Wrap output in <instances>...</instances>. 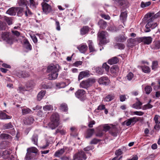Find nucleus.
Returning <instances> with one entry per match:
<instances>
[{
  "mask_svg": "<svg viewBox=\"0 0 160 160\" xmlns=\"http://www.w3.org/2000/svg\"><path fill=\"white\" fill-rule=\"evenodd\" d=\"M59 66L58 64L55 65H50L47 68V71L51 72V74L48 75V78L49 80H53L57 78L58 74Z\"/></svg>",
  "mask_w": 160,
  "mask_h": 160,
  "instance_id": "f257e3e1",
  "label": "nucleus"
},
{
  "mask_svg": "<svg viewBox=\"0 0 160 160\" xmlns=\"http://www.w3.org/2000/svg\"><path fill=\"white\" fill-rule=\"evenodd\" d=\"M51 122L49 124V126L52 129H54L59 124V116L58 113L53 114L51 117Z\"/></svg>",
  "mask_w": 160,
  "mask_h": 160,
  "instance_id": "f03ea898",
  "label": "nucleus"
},
{
  "mask_svg": "<svg viewBox=\"0 0 160 160\" xmlns=\"http://www.w3.org/2000/svg\"><path fill=\"white\" fill-rule=\"evenodd\" d=\"M96 82V80L93 78H89L87 80H83L80 84V88L88 89Z\"/></svg>",
  "mask_w": 160,
  "mask_h": 160,
  "instance_id": "7ed1b4c3",
  "label": "nucleus"
},
{
  "mask_svg": "<svg viewBox=\"0 0 160 160\" xmlns=\"http://www.w3.org/2000/svg\"><path fill=\"white\" fill-rule=\"evenodd\" d=\"M140 118L136 117L130 118L124 121L122 123V125H125L127 126H129L131 125H134L136 122L139 120Z\"/></svg>",
  "mask_w": 160,
  "mask_h": 160,
  "instance_id": "20e7f679",
  "label": "nucleus"
},
{
  "mask_svg": "<svg viewBox=\"0 0 160 160\" xmlns=\"http://www.w3.org/2000/svg\"><path fill=\"white\" fill-rule=\"evenodd\" d=\"M42 7L43 13L45 14H48L52 12V8L49 4H41Z\"/></svg>",
  "mask_w": 160,
  "mask_h": 160,
  "instance_id": "39448f33",
  "label": "nucleus"
},
{
  "mask_svg": "<svg viewBox=\"0 0 160 160\" xmlns=\"http://www.w3.org/2000/svg\"><path fill=\"white\" fill-rule=\"evenodd\" d=\"M2 38L5 40L8 43L10 44L12 43L13 40L9 36L8 32H2Z\"/></svg>",
  "mask_w": 160,
  "mask_h": 160,
  "instance_id": "423d86ee",
  "label": "nucleus"
},
{
  "mask_svg": "<svg viewBox=\"0 0 160 160\" xmlns=\"http://www.w3.org/2000/svg\"><path fill=\"white\" fill-rule=\"evenodd\" d=\"M143 37L142 38L130 39L128 42V45L130 46H134L137 43H139L141 42H143Z\"/></svg>",
  "mask_w": 160,
  "mask_h": 160,
  "instance_id": "0eeeda50",
  "label": "nucleus"
},
{
  "mask_svg": "<svg viewBox=\"0 0 160 160\" xmlns=\"http://www.w3.org/2000/svg\"><path fill=\"white\" fill-rule=\"evenodd\" d=\"M85 92L83 89H79L75 93L76 97L81 100H83L85 98Z\"/></svg>",
  "mask_w": 160,
  "mask_h": 160,
  "instance_id": "6e6552de",
  "label": "nucleus"
},
{
  "mask_svg": "<svg viewBox=\"0 0 160 160\" xmlns=\"http://www.w3.org/2000/svg\"><path fill=\"white\" fill-rule=\"evenodd\" d=\"M74 159L77 160H85L86 159V155L83 151H81L75 154L74 156Z\"/></svg>",
  "mask_w": 160,
  "mask_h": 160,
  "instance_id": "1a4fd4ad",
  "label": "nucleus"
},
{
  "mask_svg": "<svg viewBox=\"0 0 160 160\" xmlns=\"http://www.w3.org/2000/svg\"><path fill=\"white\" fill-rule=\"evenodd\" d=\"M156 125L154 127L155 129L159 130L160 129V116L158 115H155L154 118Z\"/></svg>",
  "mask_w": 160,
  "mask_h": 160,
  "instance_id": "9d476101",
  "label": "nucleus"
},
{
  "mask_svg": "<svg viewBox=\"0 0 160 160\" xmlns=\"http://www.w3.org/2000/svg\"><path fill=\"white\" fill-rule=\"evenodd\" d=\"M98 82L100 84L107 85L109 83L110 80L108 78L102 77L99 79Z\"/></svg>",
  "mask_w": 160,
  "mask_h": 160,
  "instance_id": "9b49d317",
  "label": "nucleus"
},
{
  "mask_svg": "<svg viewBox=\"0 0 160 160\" xmlns=\"http://www.w3.org/2000/svg\"><path fill=\"white\" fill-rule=\"evenodd\" d=\"M89 72L88 70L81 72H80L78 75V80L79 81L84 78L89 76Z\"/></svg>",
  "mask_w": 160,
  "mask_h": 160,
  "instance_id": "f8f14e48",
  "label": "nucleus"
},
{
  "mask_svg": "<svg viewBox=\"0 0 160 160\" xmlns=\"http://www.w3.org/2000/svg\"><path fill=\"white\" fill-rule=\"evenodd\" d=\"M115 2L118 3L123 7L127 8L128 7L129 5L128 2L125 0H112Z\"/></svg>",
  "mask_w": 160,
  "mask_h": 160,
  "instance_id": "ddd939ff",
  "label": "nucleus"
},
{
  "mask_svg": "<svg viewBox=\"0 0 160 160\" xmlns=\"http://www.w3.org/2000/svg\"><path fill=\"white\" fill-rule=\"evenodd\" d=\"M152 18L149 19L147 21V23L146 25V29L145 30L146 32H148L151 31L150 28L152 26V23H153L152 22Z\"/></svg>",
  "mask_w": 160,
  "mask_h": 160,
  "instance_id": "4468645a",
  "label": "nucleus"
},
{
  "mask_svg": "<svg viewBox=\"0 0 160 160\" xmlns=\"http://www.w3.org/2000/svg\"><path fill=\"white\" fill-rule=\"evenodd\" d=\"M119 71L118 67L116 65L113 66L110 69L111 72L113 76L117 75Z\"/></svg>",
  "mask_w": 160,
  "mask_h": 160,
  "instance_id": "2eb2a0df",
  "label": "nucleus"
},
{
  "mask_svg": "<svg viewBox=\"0 0 160 160\" xmlns=\"http://www.w3.org/2000/svg\"><path fill=\"white\" fill-rule=\"evenodd\" d=\"M23 42L24 47L28 51L31 50L32 49V47L28 40L27 39H24L23 40Z\"/></svg>",
  "mask_w": 160,
  "mask_h": 160,
  "instance_id": "dca6fc26",
  "label": "nucleus"
},
{
  "mask_svg": "<svg viewBox=\"0 0 160 160\" xmlns=\"http://www.w3.org/2000/svg\"><path fill=\"white\" fill-rule=\"evenodd\" d=\"M18 5L21 7H28L29 4L27 0H18L17 1Z\"/></svg>",
  "mask_w": 160,
  "mask_h": 160,
  "instance_id": "f3484780",
  "label": "nucleus"
},
{
  "mask_svg": "<svg viewBox=\"0 0 160 160\" xmlns=\"http://www.w3.org/2000/svg\"><path fill=\"white\" fill-rule=\"evenodd\" d=\"M152 38L151 37H144L142 40L144 44L149 45L152 42Z\"/></svg>",
  "mask_w": 160,
  "mask_h": 160,
  "instance_id": "a211bd4d",
  "label": "nucleus"
},
{
  "mask_svg": "<svg viewBox=\"0 0 160 160\" xmlns=\"http://www.w3.org/2000/svg\"><path fill=\"white\" fill-rule=\"evenodd\" d=\"M92 69L94 70L97 74L99 75L102 74L104 72L103 69L98 67H94L92 68Z\"/></svg>",
  "mask_w": 160,
  "mask_h": 160,
  "instance_id": "6ab92c4d",
  "label": "nucleus"
},
{
  "mask_svg": "<svg viewBox=\"0 0 160 160\" xmlns=\"http://www.w3.org/2000/svg\"><path fill=\"white\" fill-rule=\"evenodd\" d=\"M12 118V117L7 115L5 112L0 111V119H10Z\"/></svg>",
  "mask_w": 160,
  "mask_h": 160,
  "instance_id": "aec40b11",
  "label": "nucleus"
},
{
  "mask_svg": "<svg viewBox=\"0 0 160 160\" xmlns=\"http://www.w3.org/2000/svg\"><path fill=\"white\" fill-rule=\"evenodd\" d=\"M6 13L10 15H15L16 14V8L12 7L10 8L7 10Z\"/></svg>",
  "mask_w": 160,
  "mask_h": 160,
  "instance_id": "412c9836",
  "label": "nucleus"
},
{
  "mask_svg": "<svg viewBox=\"0 0 160 160\" xmlns=\"http://www.w3.org/2000/svg\"><path fill=\"white\" fill-rule=\"evenodd\" d=\"M152 48L154 49L160 48V40L153 42L152 46Z\"/></svg>",
  "mask_w": 160,
  "mask_h": 160,
  "instance_id": "4be33fe9",
  "label": "nucleus"
},
{
  "mask_svg": "<svg viewBox=\"0 0 160 160\" xmlns=\"http://www.w3.org/2000/svg\"><path fill=\"white\" fill-rule=\"evenodd\" d=\"M118 62V59L116 57H114L110 59H109L108 61V64L112 65L117 63Z\"/></svg>",
  "mask_w": 160,
  "mask_h": 160,
  "instance_id": "5701e85b",
  "label": "nucleus"
},
{
  "mask_svg": "<svg viewBox=\"0 0 160 160\" xmlns=\"http://www.w3.org/2000/svg\"><path fill=\"white\" fill-rule=\"evenodd\" d=\"M46 93L45 91V90H41L38 94L37 95V99L39 101H41L44 96L45 95Z\"/></svg>",
  "mask_w": 160,
  "mask_h": 160,
  "instance_id": "b1692460",
  "label": "nucleus"
},
{
  "mask_svg": "<svg viewBox=\"0 0 160 160\" xmlns=\"http://www.w3.org/2000/svg\"><path fill=\"white\" fill-rule=\"evenodd\" d=\"M34 119L32 117H28L25 119L24 122L25 124L29 125L32 123Z\"/></svg>",
  "mask_w": 160,
  "mask_h": 160,
  "instance_id": "393cba45",
  "label": "nucleus"
},
{
  "mask_svg": "<svg viewBox=\"0 0 160 160\" xmlns=\"http://www.w3.org/2000/svg\"><path fill=\"white\" fill-rule=\"evenodd\" d=\"M108 36V33L107 32L102 31L100 32L99 34V37L101 39H102V40L104 42L105 39H106V37Z\"/></svg>",
  "mask_w": 160,
  "mask_h": 160,
  "instance_id": "a878e982",
  "label": "nucleus"
},
{
  "mask_svg": "<svg viewBox=\"0 0 160 160\" xmlns=\"http://www.w3.org/2000/svg\"><path fill=\"white\" fill-rule=\"evenodd\" d=\"M26 85V87H23L22 86H20L19 87V90L20 91H27L29 90L30 87L32 85V83L31 82V85L30 86H28V84Z\"/></svg>",
  "mask_w": 160,
  "mask_h": 160,
  "instance_id": "bb28decb",
  "label": "nucleus"
},
{
  "mask_svg": "<svg viewBox=\"0 0 160 160\" xmlns=\"http://www.w3.org/2000/svg\"><path fill=\"white\" fill-rule=\"evenodd\" d=\"M98 24L100 28L102 29H105L107 26L106 22L103 20H100L98 22Z\"/></svg>",
  "mask_w": 160,
  "mask_h": 160,
  "instance_id": "cd10ccee",
  "label": "nucleus"
},
{
  "mask_svg": "<svg viewBox=\"0 0 160 160\" xmlns=\"http://www.w3.org/2000/svg\"><path fill=\"white\" fill-rule=\"evenodd\" d=\"M78 48L81 53H84L87 50L88 47L86 45H82L78 47Z\"/></svg>",
  "mask_w": 160,
  "mask_h": 160,
  "instance_id": "c85d7f7f",
  "label": "nucleus"
},
{
  "mask_svg": "<svg viewBox=\"0 0 160 160\" xmlns=\"http://www.w3.org/2000/svg\"><path fill=\"white\" fill-rule=\"evenodd\" d=\"M114 98V95L112 94H109L103 99L105 102H109L112 100Z\"/></svg>",
  "mask_w": 160,
  "mask_h": 160,
  "instance_id": "c756f323",
  "label": "nucleus"
},
{
  "mask_svg": "<svg viewBox=\"0 0 160 160\" xmlns=\"http://www.w3.org/2000/svg\"><path fill=\"white\" fill-rule=\"evenodd\" d=\"M29 2L30 7L33 9L36 8L38 4L34 0H29Z\"/></svg>",
  "mask_w": 160,
  "mask_h": 160,
  "instance_id": "7c9ffc66",
  "label": "nucleus"
},
{
  "mask_svg": "<svg viewBox=\"0 0 160 160\" xmlns=\"http://www.w3.org/2000/svg\"><path fill=\"white\" fill-rule=\"evenodd\" d=\"M64 152L65 150L64 148H62L60 150L57 151L55 153L54 156L59 157L64 153Z\"/></svg>",
  "mask_w": 160,
  "mask_h": 160,
  "instance_id": "2f4dec72",
  "label": "nucleus"
},
{
  "mask_svg": "<svg viewBox=\"0 0 160 160\" xmlns=\"http://www.w3.org/2000/svg\"><path fill=\"white\" fill-rule=\"evenodd\" d=\"M127 12L126 11L121 12L120 15V19L123 21V22L125 21L127 18Z\"/></svg>",
  "mask_w": 160,
  "mask_h": 160,
  "instance_id": "473e14b6",
  "label": "nucleus"
},
{
  "mask_svg": "<svg viewBox=\"0 0 160 160\" xmlns=\"http://www.w3.org/2000/svg\"><path fill=\"white\" fill-rule=\"evenodd\" d=\"M24 12V9L21 7H16V12H17L18 16H21Z\"/></svg>",
  "mask_w": 160,
  "mask_h": 160,
  "instance_id": "72a5a7b5",
  "label": "nucleus"
},
{
  "mask_svg": "<svg viewBox=\"0 0 160 160\" xmlns=\"http://www.w3.org/2000/svg\"><path fill=\"white\" fill-rule=\"evenodd\" d=\"M142 103L139 101H138L136 103L132 105V108L136 109H140L141 108V106Z\"/></svg>",
  "mask_w": 160,
  "mask_h": 160,
  "instance_id": "f704fd0d",
  "label": "nucleus"
},
{
  "mask_svg": "<svg viewBox=\"0 0 160 160\" xmlns=\"http://www.w3.org/2000/svg\"><path fill=\"white\" fill-rule=\"evenodd\" d=\"M67 105L65 103H62L60 105V109L63 111L66 112L68 110Z\"/></svg>",
  "mask_w": 160,
  "mask_h": 160,
  "instance_id": "c9c22d12",
  "label": "nucleus"
},
{
  "mask_svg": "<svg viewBox=\"0 0 160 160\" xmlns=\"http://www.w3.org/2000/svg\"><path fill=\"white\" fill-rule=\"evenodd\" d=\"M27 151L28 152H29L30 153H36L38 151V150L36 148L34 147H32L29 148H28Z\"/></svg>",
  "mask_w": 160,
  "mask_h": 160,
  "instance_id": "e433bc0d",
  "label": "nucleus"
},
{
  "mask_svg": "<svg viewBox=\"0 0 160 160\" xmlns=\"http://www.w3.org/2000/svg\"><path fill=\"white\" fill-rule=\"evenodd\" d=\"M94 132L93 129H89L87 130V134L86 138H88L92 136Z\"/></svg>",
  "mask_w": 160,
  "mask_h": 160,
  "instance_id": "4c0bfd02",
  "label": "nucleus"
},
{
  "mask_svg": "<svg viewBox=\"0 0 160 160\" xmlns=\"http://www.w3.org/2000/svg\"><path fill=\"white\" fill-rule=\"evenodd\" d=\"M22 112L23 114H25L29 113H31L32 111L30 109L27 108H25L22 109Z\"/></svg>",
  "mask_w": 160,
  "mask_h": 160,
  "instance_id": "58836bf2",
  "label": "nucleus"
},
{
  "mask_svg": "<svg viewBox=\"0 0 160 160\" xmlns=\"http://www.w3.org/2000/svg\"><path fill=\"white\" fill-rule=\"evenodd\" d=\"M88 31V27H84L81 30V33L82 35H84L87 33Z\"/></svg>",
  "mask_w": 160,
  "mask_h": 160,
  "instance_id": "ea45409f",
  "label": "nucleus"
},
{
  "mask_svg": "<svg viewBox=\"0 0 160 160\" xmlns=\"http://www.w3.org/2000/svg\"><path fill=\"white\" fill-rule=\"evenodd\" d=\"M32 141L35 145H37L38 141V136L37 135H34L32 138Z\"/></svg>",
  "mask_w": 160,
  "mask_h": 160,
  "instance_id": "a19ab883",
  "label": "nucleus"
},
{
  "mask_svg": "<svg viewBox=\"0 0 160 160\" xmlns=\"http://www.w3.org/2000/svg\"><path fill=\"white\" fill-rule=\"evenodd\" d=\"M145 91L146 93L147 94H149L152 91V88L150 86H147L145 88Z\"/></svg>",
  "mask_w": 160,
  "mask_h": 160,
  "instance_id": "79ce46f5",
  "label": "nucleus"
},
{
  "mask_svg": "<svg viewBox=\"0 0 160 160\" xmlns=\"http://www.w3.org/2000/svg\"><path fill=\"white\" fill-rule=\"evenodd\" d=\"M10 154V152L8 150H5L2 153L3 158L5 159L7 158L8 157Z\"/></svg>",
  "mask_w": 160,
  "mask_h": 160,
  "instance_id": "37998d69",
  "label": "nucleus"
},
{
  "mask_svg": "<svg viewBox=\"0 0 160 160\" xmlns=\"http://www.w3.org/2000/svg\"><path fill=\"white\" fill-rule=\"evenodd\" d=\"M142 70L145 73H148L150 72V69L149 68L146 66L144 65L142 66Z\"/></svg>",
  "mask_w": 160,
  "mask_h": 160,
  "instance_id": "c03bdc74",
  "label": "nucleus"
},
{
  "mask_svg": "<svg viewBox=\"0 0 160 160\" xmlns=\"http://www.w3.org/2000/svg\"><path fill=\"white\" fill-rule=\"evenodd\" d=\"M151 4V2L149 1L146 2H142L141 3V6L142 8H144L149 6Z\"/></svg>",
  "mask_w": 160,
  "mask_h": 160,
  "instance_id": "a18cd8bd",
  "label": "nucleus"
},
{
  "mask_svg": "<svg viewBox=\"0 0 160 160\" xmlns=\"http://www.w3.org/2000/svg\"><path fill=\"white\" fill-rule=\"evenodd\" d=\"M29 75L26 72H22L20 73L18 76L19 77L26 78L28 77Z\"/></svg>",
  "mask_w": 160,
  "mask_h": 160,
  "instance_id": "49530a36",
  "label": "nucleus"
},
{
  "mask_svg": "<svg viewBox=\"0 0 160 160\" xmlns=\"http://www.w3.org/2000/svg\"><path fill=\"white\" fill-rule=\"evenodd\" d=\"M88 47L90 52H93L95 49L93 46V43L91 41H88Z\"/></svg>",
  "mask_w": 160,
  "mask_h": 160,
  "instance_id": "de8ad7c7",
  "label": "nucleus"
},
{
  "mask_svg": "<svg viewBox=\"0 0 160 160\" xmlns=\"http://www.w3.org/2000/svg\"><path fill=\"white\" fill-rule=\"evenodd\" d=\"M43 109L45 111L52 110L53 109V106L51 105H46L43 107Z\"/></svg>",
  "mask_w": 160,
  "mask_h": 160,
  "instance_id": "09e8293b",
  "label": "nucleus"
},
{
  "mask_svg": "<svg viewBox=\"0 0 160 160\" xmlns=\"http://www.w3.org/2000/svg\"><path fill=\"white\" fill-rule=\"evenodd\" d=\"M4 19L9 25L12 24V20L11 18L5 16L4 17Z\"/></svg>",
  "mask_w": 160,
  "mask_h": 160,
  "instance_id": "8fccbe9b",
  "label": "nucleus"
},
{
  "mask_svg": "<svg viewBox=\"0 0 160 160\" xmlns=\"http://www.w3.org/2000/svg\"><path fill=\"white\" fill-rule=\"evenodd\" d=\"M13 128V126L11 122L6 124L3 126V128L4 129L12 128Z\"/></svg>",
  "mask_w": 160,
  "mask_h": 160,
  "instance_id": "3c124183",
  "label": "nucleus"
},
{
  "mask_svg": "<svg viewBox=\"0 0 160 160\" xmlns=\"http://www.w3.org/2000/svg\"><path fill=\"white\" fill-rule=\"evenodd\" d=\"M152 105L150 104L149 103L147 104L144 105L142 107V109L144 110H145L147 109H150L152 107Z\"/></svg>",
  "mask_w": 160,
  "mask_h": 160,
  "instance_id": "603ef678",
  "label": "nucleus"
},
{
  "mask_svg": "<svg viewBox=\"0 0 160 160\" xmlns=\"http://www.w3.org/2000/svg\"><path fill=\"white\" fill-rule=\"evenodd\" d=\"M103 128V131L106 132L110 129V127L108 124H104L102 126Z\"/></svg>",
  "mask_w": 160,
  "mask_h": 160,
  "instance_id": "864d4df0",
  "label": "nucleus"
},
{
  "mask_svg": "<svg viewBox=\"0 0 160 160\" xmlns=\"http://www.w3.org/2000/svg\"><path fill=\"white\" fill-rule=\"evenodd\" d=\"M134 77L133 74L131 72L129 73L126 76L128 80L130 81Z\"/></svg>",
  "mask_w": 160,
  "mask_h": 160,
  "instance_id": "5fc2aeb1",
  "label": "nucleus"
},
{
  "mask_svg": "<svg viewBox=\"0 0 160 160\" xmlns=\"http://www.w3.org/2000/svg\"><path fill=\"white\" fill-rule=\"evenodd\" d=\"M32 158V154L29 152H28L27 153L25 157V159L26 160H31Z\"/></svg>",
  "mask_w": 160,
  "mask_h": 160,
  "instance_id": "6e6d98bb",
  "label": "nucleus"
},
{
  "mask_svg": "<svg viewBox=\"0 0 160 160\" xmlns=\"http://www.w3.org/2000/svg\"><path fill=\"white\" fill-rule=\"evenodd\" d=\"M103 131L102 130H98L97 133L96 134V136L97 137H101L102 136V135L104 134L103 132Z\"/></svg>",
  "mask_w": 160,
  "mask_h": 160,
  "instance_id": "4d7b16f0",
  "label": "nucleus"
},
{
  "mask_svg": "<svg viewBox=\"0 0 160 160\" xmlns=\"http://www.w3.org/2000/svg\"><path fill=\"white\" fill-rule=\"evenodd\" d=\"M158 63L157 61H153L152 63V69L155 70L158 68Z\"/></svg>",
  "mask_w": 160,
  "mask_h": 160,
  "instance_id": "13d9d810",
  "label": "nucleus"
},
{
  "mask_svg": "<svg viewBox=\"0 0 160 160\" xmlns=\"http://www.w3.org/2000/svg\"><path fill=\"white\" fill-rule=\"evenodd\" d=\"M26 11L25 12V15L26 16H28L29 15L32 14V13L28 7L26 8Z\"/></svg>",
  "mask_w": 160,
  "mask_h": 160,
  "instance_id": "bf43d9fd",
  "label": "nucleus"
},
{
  "mask_svg": "<svg viewBox=\"0 0 160 160\" xmlns=\"http://www.w3.org/2000/svg\"><path fill=\"white\" fill-rule=\"evenodd\" d=\"M0 137L2 138L7 139L9 138L10 136L7 134L2 133L1 134Z\"/></svg>",
  "mask_w": 160,
  "mask_h": 160,
  "instance_id": "052dcab7",
  "label": "nucleus"
},
{
  "mask_svg": "<svg viewBox=\"0 0 160 160\" xmlns=\"http://www.w3.org/2000/svg\"><path fill=\"white\" fill-rule=\"evenodd\" d=\"M55 25L56 26V29L58 31H60L61 28L59 22L57 20H55Z\"/></svg>",
  "mask_w": 160,
  "mask_h": 160,
  "instance_id": "680f3d73",
  "label": "nucleus"
},
{
  "mask_svg": "<svg viewBox=\"0 0 160 160\" xmlns=\"http://www.w3.org/2000/svg\"><path fill=\"white\" fill-rule=\"evenodd\" d=\"M102 68H104L107 72H108L109 69V67L106 63H105L103 64L102 66Z\"/></svg>",
  "mask_w": 160,
  "mask_h": 160,
  "instance_id": "e2e57ef3",
  "label": "nucleus"
},
{
  "mask_svg": "<svg viewBox=\"0 0 160 160\" xmlns=\"http://www.w3.org/2000/svg\"><path fill=\"white\" fill-rule=\"evenodd\" d=\"M133 113L135 114L138 116H142L144 114V113L141 111H135L133 112Z\"/></svg>",
  "mask_w": 160,
  "mask_h": 160,
  "instance_id": "0e129e2a",
  "label": "nucleus"
},
{
  "mask_svg": "<svg viewBox=\"0 0 160 160\" xmlns=\"http://www.w3.org/2000/svg\"><path fill=\"white\" fill-rule=\"evenodd\" d=\"M12 32L13 35H15L17 37H18L20 35V33L16 30H12Z\"/></svg>",
  "mask_w": 160,
  "mask_h": 160,
  "instance_id": "69168bd1",
  "label": "nucleus"
},
{
  "mask_svg": "<svg viewBox=\"0 0 160 160\" xmlns=\"http://www.w3.org/2000/svg\"><path fill=\"white\" fill-rule=\"evenodd\" d=\"M5 28L4 24L1 21H0V30H3Z\"/></svg>",
  "mask_w": 160,
  "mask_h": 160,
  "instance_id": "338daca9",
  "label": "nucleus"
},
{
  "mask_svg": "<svg viewBox=\"0 0 160 160\" xmlns=\"http://www.w3.org/2000/svg\"><path fill=\"white\" fill-rule=\"evenodd\" d=\"M101 17L104 19L107 20H109L110 17L108 15H106L104 14H102L101 15Z\"/></svg>",
  "mask_w": 160,
  "mask_h": 160,
  "instance_id": "774afa93",
  "label": "nucleus"
}]
</instances>
